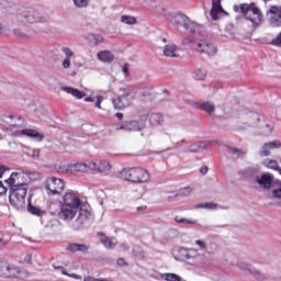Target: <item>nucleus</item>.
<instances>
[{
  "label": "nucleus",
  "instance_id": "obj_1",
  "mask_svg": "<svg viewBox=\"0 0 281 281\" xmlns=\"http://www.w3.org/2000/svg\"><path fill=\"white\" fill-rule=\"evenodd\" d=\"M58 217L68 223L74 232H82L93 218V213L89 203L82 202L76 192L69 191L64 194Z\"/></svg>",
  "mask_w": 281,
  "mask_h": 281
},
{
  "label": "nucleus",
  "instance_id": "obj_2",
  "mask_svg": "<svg viewBox=\"0 0 281 281\" xmlns=\"http://www.w3.org/2000/svg\"><path fill=\"white\" fill-rule=\"evenodd\" d=\"M23 175L29 177V179H34L35 172L32 171H23L21 172H12L10 178L7 181V183L10 187L9 190V203L11 207L16 210L18 212H23L25 210V196H27V190H29V184L24 181Z\"/></svg>",
  "mask_w": 281,
  "mask_h": 281
},
{
  "label": "nucleus",
  "instance_id": "obj_3",
  "mask_svg": "<svg viewBox=\"0 0 281 281\" xmlns=\"http://www.w3.org/2000/svg\"><path fill=\"white\" fill-rule=\"evenodd\" d=\"M233 10L234 12H238L240 10L241 16H244L246 21H249L252 27L256 29L262 25L265 15L262 14V11L260 10V8H258V4H256V2L241 3L239 7L238 4H235L233 7Z\"/></svg>",
  "mask_w": 281,
  "mask_h": 281
},
{
  "label": "nucleus",
  "instance_id": "obj_4",
  "mask_svg": "<svg viewBox=\"0 0 281 281\" xmlns=\"http://www.w3.org/2000/svg\"><path fill=\"white\" fill-rule=\"evenodd\" d=\"M120 175L124 181H131L132 183H147L150 180L148 170L140 167L123 169Z\"/></svg>",
  "mask_w": 281,
  "mask_h": 281
},
{
  "label": "nucleus",
  "instance_id": "obj_5",
  "mask_svg": "<svg viewBox=\"0 0 281 281\" xmlns=\"http://www.w3.org/2000/svg\"><path fill=\"white\" fill-rule=\"evenodd\" d=\"M146 122H148V115L143 114L138 120L123 122L116 127V131H127L128 133L133 131H144V128H146Z\"/></svg>",
  "mask_w": 281,
  "mask_h": 281
},
{
  "label": "nucleus",
  "instance_id": "obj_6",
  "mask_svg": "<svg viewBox=\"0 0 281 281\" xmlns=\"http://www.w3.org/2000/svg\"><path fill=\"white\" fill-rule=\"evenodd\" d=\"M45 189L48 194H61L65 192V180L56 177H50L45 181Z\"/></svg>",
  "mask_w": 281,
  "mask_h": 281
},
{
  "label": "nucleus",
  "instance_id": "obj_7",
  "mask_svg": "<svg viewBox=\"0 0 281 281\" xmlns=\"http://www.w3.org/2000/svg\"><path fill=\"white\" fill-rule=\"evenodd\" d=\"M276 178L272 173L263 172L259 173V177L256 178L255 184L259 188V190H263L265 192H269V190L273 189V183Z\"/></svg>",
  "mask_w": 281,
  "mask_h": 281
},
{
  "label": "nucleus",
  "instance_id": "obj_8",
  "mask_svg": "<svg viewBox=\"0 0 281 281\" xmlns=\"http://www.w3.org/2000/svg\"><path fill=\"white\" fill-rule=\"evenodd\" d=\"M120 91H122V94L116 99H113V104L115 109L122 111V109L131 106V99H128V97L131 95V90L126 88H120Z\"/></svg>",
  "mask_w": 281,
  "mask_h": 281
},
{
  "label": "nucleus",
  "instance_id": "obj_9",
  "mask_svg": "<svg viewBox=\"0 0 281 281\" xmlns=\"http://www.w3.org/2000/svg\"><path fill=\"white\" fill-rule=\"evenodd\" d=\"M21 271L5 261H0V278H19Z\"/></svg>",
  "mask_w": 281,
  "mask_h": 281
},
{
  "label": "nucleus",
  "instance_id": "obj_10",
  "mask_svg": "<svg viewBox=\"0 0 281 281\" xmlns=\"http://www.w3.org/2000/svg\"><path fill=\"white\" fill-rule=\"evenodd\" d=\"M194 49L200 54H207V56H214L216 55V52H218V49L216 48V46H214V44L206 43L205 41L195 42Z\"/></svg>",
  "mask_w": 281,
  "mask_h": 281
},
{
  "label": "nucleus",
  "instance_id": "obj_11",
  "mask_svg": "<svg viewBox=\"0 0 281 281\" xmlns=\"http://www.w3.org/2000/svg\"><path fill=\"white\" fill-rule=\"evenodd\" d=\"M267 14H271V16L269 18V24L271 25V27H281V7L280 5H271Z\"/></svg>",
  "mask_w": 281,
  "mask_h": 281
},
{
  "label": "nucleus",
  "instance_id": "obj_12",
  "mask_svg": "<svg viewBox=\"0 0 281 281\" xmlns=\"http://www.w3.org/2000/svg\"><path fill=\"white\" fill-rule=\"evenodd\" d=\"M210 14L213 21H218V19H222V16H228L229 13L223 9L221 5V0H212V9Z\"/></svg>",
  "mask_w": 281,
  "mask_h": 281
},
{
  "label": "nucleus",
  "instance_id": "obj_13",
  "mask_svg": "<svg viewBox=\"0 0 281 281\" xmlns=\"http://www.w3.org/2000/svg\"><path fill=\"white\" fill-rule=\"evenodd\" d=\"M43 18H41V13H38L34 9H29L22 13L20 16V21L23 23H41Z\"/></svg>",
  "mask_w": 281,
  "mask_h": 281
},
{
  "label": "nucleus",
  "instance_id": "obj_14",
  "mask_svg": "<svg viewBox=\"0 0 281 281\" xmlns=\"http://www.w3.org/2000/svg\"><path fill=\"white\" fill-rule=\"evenodd\" d=\"M276 148H281L280 140H272L263 144L261 149L259 150L260 157H269L271 155V150H276Z\"/></svg>",
  "mask_w": 281,
  "mask_h": 281
},
{
  "label": "nucleus",
  "instance_id": "obj_15",
  "mask_svg": "<svg viewBox=\"0 0 281 281\" xmlns=\"http://www.w3.org/2000/svg\"><path fill=\"white\" fill-rule=\"evenodd\" d=\"M88 166L90 170H97L98 172H109L111 170V164L105 160L90 161Z\"/></svg>",
  "mask_w": 281,
  "mask_h": 281
},
{
  "label": "nucleus",
  "instance_id": "obj_16",
  "mask_svg": "<svg viewBox=\"0 0 281 281\" xmlns=\"http://www.w3.org/2000/svg\"><path fill=\"white\" fill-rule=\"evenodd\" d=\"M262 120H265V116H262L256 112H250L247 115V124H248V126H251L252 128L260 126V122H262Z\"/></svg>",
  "mask_w": 281,
  "mask_h": 281
},
{
  "label": "nucleus",
  "instance_id": "obj_17",
  "mask_svg": "<svg viewBox=\"0 0 281 281\" xmlns=\"http://www.w3.org/2000/svg\"><path fill=\"white\" fill-rule=\"evenodd\" d=\"M97 235L99 236L100 241L105 247V249H114L115 245H117V243L113 241V240H115V238L108 237L102 232H99Z\"/></svg>",
  "mask_w": 281,
  "mask_h": 281
},
{
  "label": "nucleus",
  "instance_id": "obj_18",
  "mask_svg": "<svg viewBox=\"0 0 281 281\" xmlns=\"http://www.w3.org/2000/svg\"><path fill=\"white\" fill-rule=\"evenodd\" d=\"M245 177L249 179L250 183L254 186L256 183V179L260 176V169L249 167L244 170Z\"/></svg>",
  "mask_w": 281,
  "mask_h": 281
},
{
  "label": "nucleus",
  "instance_id": "obj_19",
  "mask_svg": "<svg viewBox=\"0 0 281 281\" xmlns=\"http://www.w3.org/2000/svg\"><path fill=\"white\" fill-rule=\"evenodd\" d=\"M178 47L177 45L172 44H167L164 47V56L167 58H179V53H178Z\"/></svg>",
  "mask_w": 281,
  "mask_h": 281
},
{
  "label": "nucleus",
  "instance_id": "obj_20",
  "mask_svg": "<svg viewBox=\"0 0 281 281\" xmlns=\"http://www.w3.org/2000/svg\"><path fill=\"white\" fill-rule=\"evenodd\" d=\"M60 90L65 91V93L72 95L74 98H77V100H82V98H85V95H87L83 91H80L72 87L64 86L60 88Z\"/></svg>",
  "mask_w": 281,
  "mask_h": 281
},
{
  "label": "nucleus",
  "instance_id": "obj_21",
  "mask_svg": "<svg viewBox=\"0 0 281 281\" xmlns=\"http://www.w3.org/2000/svg\"><path fill=\"white\" fill-rule=\"evenodd\" d=\"M97 58L101 63H113V60H115V55L110 50H101L97 54Z\"/></svg>",
  "mask_w": 281,
  "mask_h": 281
},
{
  "label": "nucleus",
  "instance_id": "obj_22",
  "mask_svg": "<svg viewBox=\"0 0 281 281\" xmlns=\"http://www.w3.org/2000/svg\"><path fill=\"white\" fill-rule=\"evenodd\" d=\"M67 251H70L71 254H76L77 251H81L82 254H87V251H89V246L85 245V244H69L67 246Z\"/></svg>",
  "mask_w": 281,
  "mask_h": 281
},
{
  "label": "nucleus",
  "instance_id": "obj_23",
  "mask_svg": "<svg viewBox=\"0 0 281 281\" xmlns=\"http://www.w3.org/2000/svg\"><path fill=\"white\" fill-rule=\"evenodd\" d=\"M86 38L91 47H97V45L104 43V37L100 34H88Z\"/></svg>",
  "mask_w": 281,
  "mask_h": 281
},
{
  "label": "nucleus",
  "instance_id": "obj_24",
  "mask_svg": "<svg viewBox=\"0 0 281 281\" xmlns=\"http://www.w3.org/2000/svg\"><path fill=\"white\" fill-rule=\"evenodd\" d=\"M207 148L206 143H194L190 145L187 149L183 150V153H201V150H205Z\"/></svg>",
  "mask_w": 281,
  "mask_h": 281
},
{
  "label": "nucleus",
  "instance_id": "obj_25",
  "mask_svg": "<svg viewBox=\"0 0 281 281\" xmlns=\"http://www.w3.org/2000/svg\"><path fill=\"white\" fill-rule=\"evenodd\" d=\"M22 135L33 137V139H36V142H43V139H45V135L38 133L36 130H23Z\"/></svg>",
  "mask_w": 281,
  "mask_h": 281
},
{
  "label": "nucleus",
  "instance_id": "obj_26",
  "mask_svg": "<svg viewBox=\"0 0 281 281\" xmlns=\"http://www.w3.org/2000/svg\"><path fill=\"white\" fill-rule=\"evenodd\" d=\"M149 124H151V126H161L164 124V114L151 113L149 115Z\"/></svg>",
  "mask_w": 281,
  "mask_h": 281
},
{
  "label": "nucleus",
  "instance_id": "obj_27",
  "mask_svg": "<svg viewBox=\"0 0 281 281\" xmlns=\"http://www.w3.org/2000/svg\"><path fill=\"white\" fill-rule=\"evenodd\" d=\"M201 111H204V113H207L209 115H212L214 111H216V105L212 101H205L201 103L200 105Z\"/></svg>",
  "mask_w": 281,
  "mask_h": 281
},
{
  "label": "nucleus",
  "instance_id": "obj_28",
  "mask_svg": "<svg viewBox=\"0 0 281 281\" xmlns=\"http://www.w3.org/2000/svg\"><path fill=\"white\" fill-rule=\"evenodd\" d=\"M250 276L255 278V280L257 281H265V280H269V277L265 273L261 272L260 270L256 269L252 267V269L250 270Z\"/></svg>",
  "mask_w": 281,
  "mask_h": 281
},
{
  "label": "nucleus",
  "instance_id": "obj_29",
  "mask_svg": "<svg viewBox=\"0 0 281 281\" xmlns=\"http://www.w3.org/2000/svg\"><path fill=\"white\" fill-rule=\"evenodd\" d=\"M187 254H188V249L181 247V248L173 250V258L176 260H178L179 262H183V260H186Z\"/></svg>",
  "mask_w": 281,
  "mask_h": 281
},
{
  "label": "nucleus",
  "instance_id": "obj_30",
  "mask_svg": "<svg viewBox=\"0 0 281 281\" xmlns=\"http://www.w3.org/2000/svg\"><path fill=\"white\" fill-rule=\"evenodd\" d=\"M195 260H201V255H196L194 250H187L186 260H183V262H188L189 265H192L195 262Z\"/></svg>",
  "mask_w": 281,
  "mask_h": 281
},
{
  "label": "nucleus",
  "instance_id": "obj_31",
  "mask_svg": "<svg viewBox=\"0 0 281 281\" xmlns=\"http://www.w3.org/2000/svg\"><path fill=\"white\" fill-rule=\"evenodd\" d=\"M27 212H30V214H33V216H45L46 214L44 210H41V207L38 206H34L32 203H29Z\"/></svg>",
  "mask_w": 281,
  "mask_h": 281
},
{
  "label": "nucleus",
  "instance_id": "obj_32",
  "mask_svg": "<svg viewBox=\"0 0 281 281\" xmlns=\"http://www.w3.org/2000/svg\"><path fill=\"white\" fill-rule=\"evenodd\" d=\"M270 193L267 194L269 199H273L274 201H281V186L278 188L272 187Z\"/></svg>",
  "mask_w": 281,
  "mask_h": 281
},
{
  "label": "nucleus",
  "instance_id": "obj_33",
  "mask_svg": "<svg viewBox=\"0 0 281 281\" xmlns=\"http://www.w3.org/2000/svg\"><path fill=\"white\" fill-rule=\"evenodd\" d=\"M190 18H188V15L183 14V13H178L175 16V22L177 25H180L182 27H186V24L188 23Z\"/></svg>",
  "mask_w": 281,
  "mask_h": 281
},
{
  "label": "nucleus",
  "instance_id": "obj_34",
  "mask_svg": "<svg viewBox=\"0 0 281 281\" xmlns=\"http://www.w3.org/2000/svg\"><path fill=\"white\" fill-rule=\"evenodd\" d=\"M265 166H267V168H271V170H277V172L281 175V168H280V165L278 164V160L266 159Z\"/></svg>",
  "mask_w": 281,
  "mask_h": 281
},
{
  "label": "nucleus",
  "instance_id": "obj_35",
  "mask_svg": "<svg viewBox=\"0 0 281 281\" xmlns=\"http://www.w3.org/2000/svg\"><path fill=\"white\" fill-rule=\"evenodd\" d=\"M183 27L184 30H187V32H191V34H194L196 30H199V24L195 22H192L189 19Z\"/></svg>",
  "mask_w": 281,
  "mask_h": 281
},
{
  "label": "nucleus",
  "instance_id": "obj_36",
  "mask_svg": "<svg viewBox=\"0 0 281 281\" xmlns=\"http://www.w3.org/2000/svg\"><path fill=\"white\" fill-rule=\"evenodd\" d=\"M121 23H125V25H137V19L132 15H122Z\"/></svg>",
  "mask_w": 281,
  "mask_h": 281
},
{
  "label": "nucleus",
  "instance_id": "obj_37",
  "mask_svg": "<svg viewBox=\"0 0 281 281\" xmlns=\"http://www.w3.org/2000/svg\"><path fill=\"white\" fill-rule=\"evenodd\" d=\"M173 221H176V223H179L180 225H183V224L199 225L198 221H192V220H188V218H183V217H179V216L173 217Z\"/></svg>",
  "mask_w": 281,
  "mask_h": 281
},
{
  "label": "nucleus",
  "instance_id": "obj_38",
  "mask_svg": "<svg viewBox=\"0 0 281 281\" xmlns=\"http://www.w3.org/2000/svg\"><path fill=\"white\" fill-rule=\"evenodd\" d=\"M236 267L239 268L240 271H247L248 273H250V271L254 269L251 263H248V262H245V261H238L236 263Z\"/></svg>",
  "mask_w": 281,
  "mask_h": 281
},
{
  "label": "nucleus",
  "instance_id": "obj_39",
  "mask_svg": "<svg viewBox=\"0 0 281 281\" xmlns=\"http://www.w3.org/2000/svg\"><path fill=\"white\" fill-rule=\"evenodd\" d=\"M161 278L162 280L166 281H181V277H179V274L176 273H162Z\"/></svg>",
  "mask_w": 281,
  "mask_h": 281
},
{
  "label": "nucleus",
  "instance_id": "obj_40",
  "mask_svg": "<svg viewBox=\"0 0 281 281\" xmlns=\"http://www.w3.org/2000/svg\"><path fill=\"white\" fill-rule=\"evenodd\" d=\"M206 76H207V71H205L204 69H198L194 72L193 78L194 80H205Z\"/></svg>",
  "mask_w": 281,
  "mask_h": 281
},
{
  "label": "nucleus",
  "instance_id": "obj_41",
  "mask_svg": "<svg viewBox=\"0 0 281 281\" xmlns=\"http://www.w3.org/2000/svg\"><path fill=\"white\" fill-rule=\"evenodd\" d=\"M75 170L77 172H87L89 170V162L87 164H77L75 165Z\"/></svg>",
  "mask_w": 281,
  "mask_h": 281
},
{
  "label": "nucleus",
  "instance_id": "obj_42",
  "mask_svg": "<svg viewBox=\"0 0 281 281\" xmlns=\"http://www.w3.org/2000/svg\"><path fill=\"white\" fill-rule=\"evenodd\" d=\"M274 126H276V124L273 123V121H269V120L266 121L263 133H271L273 131Z\"/></svg>",
  "mask_w": 281,
  "mask_h": 281
},
{
  "label": "nucleus",
  "instance_id": "obj_43",
  "mask_svg": "<svg viewBox=\"0 0 281 281\" xmlns=\"http://www.w3.org/2000/svg\"><path fill=\"white\" fill-rule=\"evenodd\" d=\"M134 255L136 256V258H140L142 260L144 258H146V254L143 252L142 248H139V246H136L134 248Z\"/></svg>",
  "mask_w": 281,
  "mask_h": 281
},
{
  "label": "nucleus",
  "instance_id": "obj_44",
  "mask_svg": "<svg viewBox=\"0 0 281 281\" xmlns=\"http://www.w3.org/2000/svg\"><path fill=\"white\" fill-rule=\"evenodd\" d=\"M77 8H87L89 0H72Z\"/></svg>",
  "mask_w": 281,
  "mask_h": 281
},
{
  "label": "nucleus",
  "instance_id": "obj_45",
  "mask_svg": "<svg viewBox=\"0 0 281 281\" xmlns=\"http://www.w3.org/2000/svg\"><path fill=\"white\" fill-rule=\"evenodd\" d=\"M192 194V188L186 187L180 190V196H190Z\"/></svg>",
  "mask_w": 281,
  "mask_h": 281
},
{
  "label": "nucleus",
  "instance_id": "obj_46",
  "mask_svg": "<svg viewBox=\"0 0 281 281\" xmlns=\"http://www.w3.org/2000/svg\"><path fill=\"white\" fill-rule=\"evenodd\" d=\"M231 150L234 155H237V157H245L246 153L243 151L241 149H238L236 147H231Z\"/></svg>",
  "mask_w": 281,
  "mask_h": 281
},
{
  "label": "nucleus",
  "instance_id": "obj_47",
  "mask_svg": "<svg viewBox=\"0 0 281 281\" xmlns=\"http://www.w3.org/2000/svg\"><path fill=\"white\" fill-rule=\"evenodd\" d=\"M63 276H67L68 278H74L75 280H82V277L80 274L69 273L65 270L63 271Z\"/></svg>",
  "mask_w": 281,
  "mask_h": 281
},
{
  "label": "nucleus",
  "instance_id": "obj_48",
  "mask_svg": "<svg viewBox=\"0 0 281 281\" xmlns=\"http://www.w3.org/2000/svg\"><path fill=\"white\" fill-rule=\"evenodd\" d=\"M61 52L65 54L66 58H71V56H74V52L69 49V47L61 48Z\"/></svg>",
  "mask_w": 281,
  "mask_h": 281
},
{
  "label": "nucleus",
  "instance_id": "obj_49",
  "mask_svg": "<svg viewBox=\"0 0 281 281\" xmlns=\"http://www.w3.org/2000/svg\"><path fill=\"white\" fill-rule=\"evenodd\" d=\"M102 102H104V97L98 95L97 97V102L94 104L95 109H102V106H101Z\"/></svg>",
  "mask_w": 281,
  "mask_h": 281
},
{
  "label": "nucleus",
  "instance_id": "obj_50",
  "mask_svg": "<svg viewBox=\"0 0 281 281\" xmlns=\"http://www.w3.org/2000/svg\"><path fill=\"white\" fill-rule=\"evenodd\" d=\"M69 67H71V58L66 57L63 61V68L64 69H69Z\"/></svg>",
  "mask_w": 281,
  "mask_h": 281
},
{
  "label": "nucleus",
  "instance_id": "obj_51",
  "mask_svg": "<svg viewBox=\"0 0 281 281\" xmlns=\"http://www.w3.org/2000/svg\"><path fill=\"white\" fill-rule=\"evenodd\" d=\"M216 207H218V204H216L214 202H206L205 203V210H216Z\"/></svg>",
  "mask_w": 281,
  "mask_h": 281
},
{
  "label": "nucleus",
  "instance_id": "obj_52",
  "mask_svg": "<svg viewBox=\"0 0 281 281\" xmlns=\"http://www.w3.org/2000/svg\"><path fill=\"white\" fill-rule=\"evenodd\" d=\"M195 245H198V247H200V249H207V244H205V241L198 239L195 240Z\"/></svg>",
  "mask_w": 281,
  "mask_h": 281
},
{
  "label": "nucleus",
  "instance_id": "obj_53",
  "mask_svg": "<svg viewBox=\"0 0 281 281\" xmlns=\"http://www.w3.org/2000/svg\"><path fill=\"white\" fill-rule=\"evenodd\" d=\"M188 104H189L190 106H193V109H201V103H199V102H196V101H194V100H189V101H188Z\"/></svg>",
  "mask_w": 281,
  "mask_h": 281
},
{
  "label": "nucleus",
  "instance_id": "obj_54",
  "mask_svg": "<svg viewBox=\"0 0 281 281\" xmlns=\"http://www.w3.org/2000/svg\"><path fill=\"white\" fill-rule=\"evenodd\" d=\"M116 263L119 267H128V263L122 257L116 260Z\"/></svg>",
  "mask_w": 281,
  "mask_h": 281
},
{
  "label": "nucleus",
  "instance_id": "obj_55",
  "mask_svg": "<svg viewBox=\"0 0 281 281\" xmlns=\"http://www.w3.org/2000/svg\"><path fill=\"white\" fill-rule=\"evenodd\" d=\"M5 192H8V188H5V186H3V182L0 181V196H3Z\"/></svg>",
  "mask_w": 281,
  "mask_h": 281
},
{
  "label": "nucleus",
  "instance_id": "obj_56",
  "mask_svg": "<svg viewBox=\"0 0 281 281\" xmlns=\"http://www.w3.org/2000/svg\"><path fill=\"white\" fill-rule=\"evenodd\" d=\"M121 249L123 251H128L131 249V246H128V244H126V243H123V244H121Z\"/></svg>",
  "mask_w": 281,
  "mask_h": 281
},
{
  "label": "nucleus",
  "instance_id": "obj_57",
  "mask_svg": "<svg viewBox=\"0 0 281 281\" xmlns=\"http://www.w3.org/2000/svg\"><path fill=\"white\" fill-rule=\"evenodd\" d=\"M209 170H210V168H207V166H204L200 169V172H201V175H207Z\"/></svg>",
  "mask_w": 281,
  "mask_h": 281
},
{
  "label": "nucleus",
  "instance_id": "obj_58",
  "mask_svg": "<svg viewBox=\"0 0 281 281\" xmlns=\"http://www.w3.org/2000/svg\"><path fill=\"white\" fill-rule=\"evenodd\" d=\"M53 267H54L56 270L61 271V273H63L64 271H67V270H65V267H63V266L53 265Z\"/></svg>",
  "mask_w": 281,
  "mask_h": 281
},
{
  "label": "nucleus",
  "instance_id": "obj_59",
  "mask_svg": "<svg viewBox=\"0 0 281 281\" xmlns=\"http://www.w3.org/2000/svg\"><path fill=\"white\" fill-rule=\"evenodd\" d=\"M123 74H125V76H128V64H125L123 66Z\"/></svg>",
  "mask_w": 281,
  "mask_h": 281
},
{
  "label": "nucleus",
  "instance_id": "obj_60",
  "mask_svg": "<svg viewBox=\"0 0 281 281\" xmlns=\"http://www.w3.org/2000/svg\"><path fill=\"white\" fill-rule=\"evenodd\" d=\"M3 172H5V166L0 165V179L3 177Z\"/></svg>",
  "mask_w": 281,
  "mask_h": 281
},
{
  "label": "nucleus",
  "instance_id": "obj_61",
  "mask_svg": "<svg viewBox=\"0 0 281 281\" xmlns=\"http://www.w3.org/2000/svg\"><path fill=\"white\" fill-rule=\"evenodd\" d=\"M115 117H117V120L122 121V120H124V114L119 112L115 114Z\"/></svg>",
  "mask_w": 281,
  "mask_h": 281
},
{
  "label": "nucleus",
  "instance_id": "obj_62",
  "mask_svg": "<svg viewBox=\"0 0 281 281\" xmlns=\"http://www.w3.org/2000/svg\"><path fill=\"white\" fill-rule=\"evenodd\" d=\"M86 102H95V99H93L92 97H88L85 99Z\"/></svg>",
  "mask_w": 281,
  "mask_h": 281
},
{
  "label": "nucleus",
  "instance_id": "obj_63",
  "mask_svg": "<svg viewBox=\"0 0 281 281\" xmlns=\"http://www.w3.org/2000/svg\"><path fill=\"white\" fill-rule=\"evenodd\" d=\"M195 207H196V209H205V203H204V204H203V203L198 204Z\"/></svg>",
  "mask_w": 281,
  "mask_h": 281
},
{
  "label": "nucleus",
  "instance_id": "obj_64",
  "mask_svg": "<svg viewBox=\"0 0 281 281\" xmlns=\"http://www.w3.org/2000/svg\"><path fill=\"white\" fill-rule=\"evenodd\" d=\"M144 210H146V206H138L137 207V212H144Z\"/></svg>",
  "mask_w": 281,
  "mask_h": 281
}]
</instances>
